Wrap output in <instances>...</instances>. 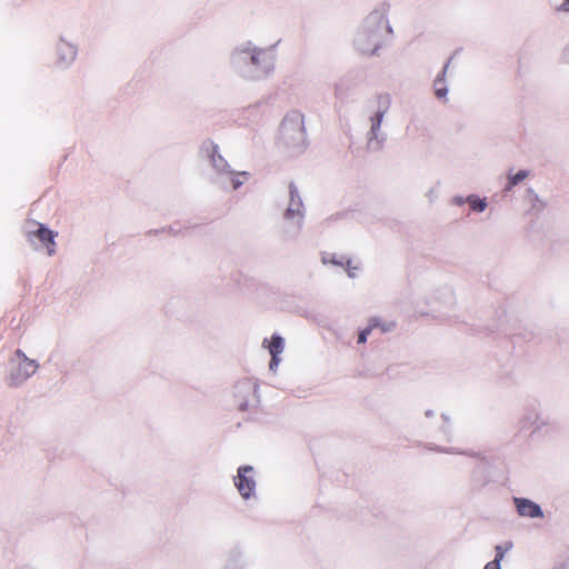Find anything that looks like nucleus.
<instances>
[{
	"instance_id": "10",
	"label": "nucleus",
	"mask_w": 569,
	"mask_h": 569,
	"mask_svg": "<svg viewBox=\"0 0 569 569\" xmlns=\"http://www.w3.org/2000/svg\"><path fill=\"white\" fill-rule=\"evenodd\" d=\"M435 91H436V96L438 98L441 99V98L446 97L448 90L446 88V83H445L443 79H440V78L436 79Z\"/></svg>"
},
{
	"instance_id": "6",
	"label": "nucleus",
	"mask_w": 569,
	"mask_h": 569,
	"mask_svg": "<svg viewBox=\"0 0 569 569\" xmlns=\"http://www.w3.org/2000/svg\"><path fill=\"white\" fill-rule=\"evenodd\" d=\"M512 548V542L507 541L503 545L496 547V557L492 561L488 562L483 569H501L500 562L503 559L507 551Z\"/></svg>"
},
{
	"instance_id": "15",
	"label": "nucleus",
	"mask_w": 569,
	"mask_h": 569,
	"mask_svg": "<svg viewBox=\"0 0 569 569\" xmlns=\"http://www.w3.org/2000/svg\"><path fill=\"white\" fill-rule=\"evenodd\" d=\"M455 203H457V204L461 206V204H463V203H465V201H463V199H461V198H456V199H455Z\"/></svg>"
},
{
	"instance_id": "13",
	"label": "nucleus",
	"mask_w": 569,
	"mask_h": 569,
	"mask_svg": "<svg viewBox=\"0 0 569 569\" xmlns=\"http://www.w3.org/2000/svg\"><path fill=\"white\" fill-rule=\"evenodd\" d=\"M238 407H239V409H240L241 411H246V410H248L249 405H248V402H241V401H240V402H239V405H238Z\"/></svg>"
},
{
	"instance_id": "8",
	"label": "nucleus",
	"mask_w": 569,
	"mask_h": 569,
	"mask_svg": "<svg viewBox=\"0 0 569 569\" xmlns=\"http://www.w3.org/2000/svg\"><path fill=\"white\" fill-rule=\"evenodd\" d=\"M468 203L470 204V208L473 210V211H483L487 207V202L486 200L483 199H479L477 197H473V196H470L468 198Z\"/></svg>"
},
{
	"instance_id": "14",
	"label": "nucleus",
	"mask_w": 569,
	"mask_h": 569,
	"mask_svg": "<svg viewBox=\"0 0 569 569\" xmlns=\"http://www.w3.org/2000/svg\"><path fill=\"white\" fill-rule=\"evenodd\" d=\"M562 8H563V10L569 11V0L563 1Z\"/></svg>"
},
{
	"instance_id": "17",
	"label": "nucleus",
	"mask_w": 569,
	"mask_h": 569,
	"mask_svg": "<svg viewBox=\"0 0 569 569\" xmlns=\"http://www.w3.org/2000/svg\"><path fill=\"white\" fill-rule=\"evenodd\" d=\"M69 51H70L71 59H73L74 58V51L72 49H70Z\"/></svg>"
},
{
	"instance_id": "3",
	"label": "nucleus",
	"mask_w": 569,
	"mask_h": 569,
	"mask_svg": "<svg viewBox=\"0 0 569 569\" xmlns=\"http://www.w3.org/2000/svg\"><path fill=\"white\" fill-rule=\"evenodd\" d=\"M56 232L40 223L38 224V229L36 231H29L27 233V238L29 241H32L33 238H37L43 246H46L49 256H52L56 252Z\"/></svg>"
},
{
	"instance_id": "9",
	"label": "nucleus",
	"mask_w": 569,
	"mask_h": 569,
	"mask_svg": "<svg viewBox=\"0 0 569 569\" xmlns=\"http://www.w3.org/2000/svg\"><path fill=\"white\" fill-rule=\"evenodd\" d=\"M377 327H379L378 320L377 319L371 320L369 326L359 333L358 342L365 343L367 341V337L370 335L371 330Z\"/></svg>"
},
{
	"instance_id": "16",
	"label": "nucleus",
	"mask_w": 569,
	"mask_h": 569,
	"mask_svg": "<svg viewBox=\"0 0 569 569\" xmlns=\"http://www.w3.org/2000/svg\"><path fill=\"white\" fill-rule=\"evenodd\" d=\"M251 61H252V63H254V64H256V63H258V56H257V54H253V56L251 57Z\"/></svg>"
},
{
	"instance_id": "2",
	"label": "nucleus",
	"mask_w": 569,
	"mask_h": 569,
	"mask_svg": "<svg viewBox=\"0 0 569 569\" xmlns=\"http://www.w3.org/2000/svg\"><path fill=\"white\" fill-rule=\"evenodd\" d=\"M253 469L250 466L240 467L238 476L234 478V486L243 498H249L256 488L252 477Z\"/></svg>"
},
{
	"instance_id": "11",
	"label": "nucleus",
	"mask_w": 569,
	"mask_h": 569,
	"mask_svg": "<svg viewBox=\"0 0 569 569\" xmlns=\"http://www.w3.org/2000/svg\"><path fill=\"white\" fill-rule=\"evenodd\" d=\"M23 363H24V370L27 372V376H29L36 371L37 365L33 360H29L24 357Z\"/></svg>"
},
{
	"instance_id": "4",
	"label": "nucleus",
	"mask_w": 569,
	"mask_h": 569,
	"mask_svg": "<svg viewBox=\"0 0 569 569\" xmlns=\"http://www.w3.org/2000/svg\"><path fill=\"white\" fill-rule=\"evenodd\" d=\"M517 511L522 517L537 518L542 516L541 508L529 499L516 498Z\"/></svg>"
},
{
	"instance_id": "5",
	"label": "nucleus",
	"mask_w": 569,
	"mask_h": 569,
	"mask_svg": "<svg viewBox=\"0 0 569 569\" xmlns=\"http://www.w3.org/2000/svg\"><path fill=\"white\" fill-rule=\"evenodd\" d=\"M267 348L271 355L270 369L273 370L278 367V365L280 362V359L278 356L283 351V348H284L283 339L278 335H273L271 337V340L268 342Z\"/></svg>"
},
{
	"instance_id": "1",
	"label": "nucleus",
	"mask_w": 569,
	"mask_h": 569,
	"mask_svg": "<svg viewBox=\"0 0 569 569\" xmlns=\"http://www.w3.org/2000/svg\"><path fill=\"white\" fill-rule=\"evenodd\" d=\"M280 134L286 143L302 146L306 142L305 117L295 110L286 116L280 126Z\"/></svg>"
},
{
	"instance_id": "12",
	"label": "nucleus",
	"mask_w": 569,
	"mask_h": 569,
	"mask_svg": "<svg viewBox=\"0 0 569 569\" xmlns=\"http://www.w3.org/2000/svg\"><path fill=\"white\" fill-rule=\"evenodd\" d=\"M382 119V113H377L376 121L372 123V130L379 128Z\"/></svg>"
},
{
	"instance_id": "7",
	"label": "nucleus",
	"mask_w": 569,
	"mask_h": 569,
	"mask_svg": "<svg viewBox=\"0 0 569 569\" xmlns=\"http://www.w3.org/2000/svg\"><path fill=\"white\" fill-rule=\"evenodd\" d=\"M528 177V171L520 170L516 174H510L508 177V184L506 187L507 191H510L515 186L525 180Z\"/></svg>"
}]
</instances>
